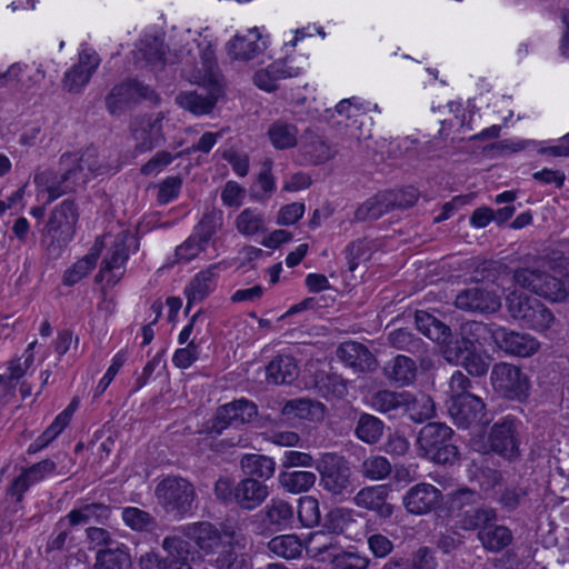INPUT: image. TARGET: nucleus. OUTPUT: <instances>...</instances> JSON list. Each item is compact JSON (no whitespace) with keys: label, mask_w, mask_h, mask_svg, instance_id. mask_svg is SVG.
<instances>
[{"label":"nucleus","mask_w":569,"mask_h":569,"mask_svg":"<svg viewBox=\"0 0 569 569\" xmlns=\"http://www.w3.org/2000/svg\"><path fill=\"white\" fill-rule=\"evenodd\" d=\"M415 323L420 333L436 343L442 356H490L486 348L490 340L506 356H535L539 349V341L528 333L506 328L490 332L478 321L465 322L453 332L446 322L426 310H416Z\"/></svg>","instance_id":"f257e3e1"},{"label":"nucleus","mask_w":569,"mask_h":569,"mask_svg":"<svg viewBox=\"0 0 569 569\" xmlns=\"http://www.w3.org/2000/svg\"><path fill=\"white\" fill-rule=\"evenodd\" d=\"M79 207L67 198L56 204L41 229L40 243L48 258L59 259L74 240L79 222Z\"/></svg>","instance_id":"f03ea898"},{"label":"nucleus","mask_w":569,"mask_h":569,"mask_svg":"<svg viewBox=\"0 0 569 569\" xmlns=\"http://www.w3.org/2000/svg\"><path fill=\"white\" fill-rule=\"evenodd\" d=\"M418 455L439 466H453L460 459L456 433L443 422H428L418 432Z\"/></svg>","instance_id":"7ed1b4c3"},{"label":"nucleus","mask_w":569,"mask_h":569,"mask_svg":"<svg viewBox=\"0 0 569 569\" xmlns=\"http://www.w3.org/2000/svg\"><path fill=\"white\" fill-rule=\"evenodd\" d=\"M200 84L206 90L207 96L191 90L179 93L176 99L180 108L196 117L210 114L217 103L226 98L227 91L223 73L213 67L204 69Z\"/></svg>","instance_id":"20e7f679"},{"label":"nucleus","mask_w":569,"mask_h":569,"mask_svg":"<svg viewBox=\"0 0 569 569\" xmlns=\"http://www.w3.org/2000/svg\"><path fill=\"white\" fill-rule=\"evenodd\" d=\"M316 470L320 476L321 488L339 501L346 500L356 490L352 470L342 456L332 452L321 455Z\"/></svg>","instance_id":"39448f33"},{"label":"nucleus","mask_w":569,"mask_h":569,"mask_svg":"<svg viewBox=\"0 0 569 569\" xmlns=\"http://www.w3.org/2000/svg\"><path fill=\"white\" fill-rule=\"evenodd\" d=\"M158 505L169 515L183 518L194 509L196 489L187 479L168 476L154 489Z\"/></svg>","instance_id":"423d86ee"},{"label":"nucleus","mask_w":569,"mask_h":569,"mask_svg":"<svg viewBox=\"0 0 569 569\" xmlns=\"http://www.w3.org/2000/svg\"><path fill=\"white\" fill-rule=\"evenodd\" d=\"M506 302L510 316L519 320L522 327L543 331L555 320L553 313L545 303L527 293L512 291L507 296Z\"/></svg>","instance_id":"0eeeda50"},{"label":"nucleus","mask_w":569,"mask_h":569,"mask_svg":"<svg viewBox=\"0 0 569 569\" xmlns=\"http://www.w3.org/2000/svg\"><path fill=\"white\" fill-rule=\"evenodd\" d=\"M160 100L159 93L150 84L137 77H128L112 87L106 97V107L110 114L116 116L131 103L149 101L158 104Z\"/></svg>","instance_id":"6e6552de"},{"label":"nucleus","mask_w":569,"mask_h":569,"mask_svg":"<svg viewBox=\"0 0 569 569\" xmlns=\"http://www.w3.org/2000/svg\"><path fill=\"white\" fill-rule=\"evenodd\" d=\"M491 382L503 398L523 403L530 395V380L521 369L507 362L493 366Z\"/></svg>","instance_id":"1a4fd4ad"},{"label":"nucleus","mask_w":569,"mask_h":569,"mask_svg":"<svg viewBox=\"0 0 569 569\" xmlns=\"http://www.w3.org/2000/svg\"><path fill=\"white\" fill-rule=\"evenodd\" d=\"M518 423L515 417L507 416L495 422L488 435L490 451L509 462L519 460L521 456Z\"/></svg>","instance_id":"9d476101"},{"label":"nucleus","mask_w":569,"mask_h":569,"mask_svg":"<svg viewBox=\"0 0 569 569\" xmlns=\"http://www.w3.org/2000/svg\"><path fill=\"white\" fill-rule=\"evenodd\" d=\"M515 278L522 287L552 302H562L569 295L565 282L546 271L525 269L517 271Z\"/></svg>","instance_id":"9b49d317"},{"label":"nucleus","mask_w":569,"mask_h":569,"mask_svg":"<svg viewBox=\"0 0 569 569\" xmlns=\"http://www.w3.org/2000/svg\"><path fill=\"white\" fill-rule=\"evenodd\" d=\"M448 412L460 428L489 423L486 405L480 397L475 395H451Z\"/></svg>","instance_id":"f8f14e48"},{"label":"nucleus","mask_w":569,"mask_h":569,"mask_svg":"<svg viewBox=\"0 0 569 569\" xmlns=\"http://www.w3.org/2000/svg\"><path fill=\"white\" fill-rule=\"evenodd\" d=\"M182 535L193 541L203 556H212L222 542V536L234 540V530L223 531V533L209 521H198L189 523L181 529Z\"/></svg>","instance_id":"ddd939ff"},{"label":"nucleus","mask_w":569,"mask_h":569,"mask_svg":"<svg viewBox=\"0 0 569 569\" xmlns=\"http://www.w3.org/2000/svg\"><path fill=\"white\" fill-rule=\"evenodd\" d=\"M101 62L99 54L90 48L79 52V60L64 72L63 87L67 91L79 93L89 83Z\"/></svg>","instance_id":"4468645a"},{"label":"nucleus","mask_w":569,"mask_h":569,"mask_svg":"<svg viewBox=\"0 0 569 569\" xmlns=\"http://www.w3.org/2000/svg\"><path fill=\"white\" fill-rule=\"evenodd\" d=\"M162 117L143 116L137 118L130 127L131 136L136 141L134 149L138 153L153 150L163 140Z\"/></svg>","instance_id":"2eb2a0df"},{"label":"nucleus","mask_w":569,"mask_h":569,"mask_svg":"<svg viewBox=\"0 0 569 569\" xmlns=\"http://www.w3.org/2000/svg\"><path fill=\"white\" fill-rule=\"evenodd\" d=\"M219 263H212L198 271L184 287L186 312H189L194 303L207 299L217 288Z\"/></svg>","instance_id":"dca6fc26"},{"label":"nucleus","mask_w":569,"mask_h":569,"mask_svg":"<svg viewBox=\"0 0 569 569\" xmlns=\"http://www.w3.org/2000/svg\"><path fill=\"white\" fill-rule=\"evenodd\" d=\"M441 491L430 483H417L402 497L406 510L411 515H427L441 501Z\"/></svg>","instance_id":"f3484780"},{"label":"nucleus","mask_w":569,"mask_h":569,"mask_svg":"<svg viewBox=\"0 0 569 569\" xmlns=\"http://www.w3.org/2000/svg\"><path fill=\"white\" fill-rule=\"evenodd\" d=\"M455 305L465 311L495 313L499 310L501 301L495 292L475 287L458 293Z\"/></svg>","instance_id":"a211bd4d"},{"label":"nucleus","mask_w":569,"mask_h":569,"mask_svg":"<svg viewBox=\"0 0 569 569\" xmlns=\"http://www.w3.org/2000/svg\"><path fill=\"white\" fill-rule=\"evenodd\" d=\"M390 488L387 485L369 486L353 497L357 507L373 511L378 518L388 519L393 515V505L387 502Z\"/></svg>","instance_id":"6ab92c4d"},{"label":"nucleus","mask_w":569,"mask_h":569,"mask_svg":"<svg viewBox=\"0 0 569 569\" xmlns=\"http://www.w3.org/2000/svg\"><path fill=\"white\" fill-rule=\"evenodd\" d=\"M269 487L253 477H246L237 482L236 506L243 511H253L268 499Z\"/></svg>","instance_id":"aec40b11"},{"label":"nucleus","mask_w":569,"mask_h":569,"mask_svg":"<svg viewBox=\"0 0 569 569\" xmlns=\"http://www.w3.org/2000/svg\"><path fill=\"white\" fill-rule=\"evenodd\" d=\"M129 258L127 243L123 240L114 241L101 261L99 273H110L108 283L117 284L124 276Z\"/></svg>","instance_id":"412c9836"},{"label":"nucleus","mask_w":569,"mask_h":569,"mask_svg":"<svg viewBox=\"0 0 569 569\" xmlns=\"http://www.w3.org/2000/svg\"><path fill=\"white\" fill-rule=\"evenodd\" d=\"M260 38L261 34L258 28L249 30L248 34H236L226 44L227 54L232 60H252L261 52L259 46Z\"/></svg>","instance_id":"4be33fe9"},{"label":"nucleus","mask_w":569,"mask_h":569,"mask_svg":"<svg viewBox=\"0 0 569 569\" xmlns=\"http://www.w3.org/2000/svg\"><path fill=\"white\" fill-rule=\"evenodd\" d=\"M407 395L408 391L381 389L372 392L367 401L376 412L396 418L399 413L403 415Z\"/></svg>","instance_id":"5701e85b"},{"label":"nucleus","mask_w":569,"mask_h":569,"mask_svg":"<svg viewBox=\"0 0 569 569\" xmlns=\"http://www.w3.org/2000/svg\"><path fill=\"white\" fill-rule=\"evenodd\" d=\"M261 518L274 531H283L292 527L295 521L293 507L286 500L271 499L261 510Z\"/></svg>","instance_id":"b1692460"},{"label":"nucleus","mask_w":569,"mask_h":569,"mask_svg":"<svg viewBox=\"0 0 569 569\" xmlns=\"http://www.w3.org/2000/svg\"><path fill=\"white\" fill-rule=\"evenodd\" d=\"M56 469V463L50 459H44L38 463L32 465L28 469H24L22 473L17 477L9 491L12 496H16L17 501H21L23 493L33 483L42 480L47 475L52 473Z\"/></svg>","instance_id":"393cba45"},{"label":"nucleus","mask_w":569,"mask_h":569,"mask_svg":"<svg viewBox=\"0 0 569 569\" xmlns=\"http://www.w3.org/2000/svg\"><path fill=\"white\" fill-rule=\"evenodd\" d=\"M82 159H77L74 163L64 170L59 178L54 181V184L50 187L47 202H53L68 191L74 190L77 186L86 183L88 174L83 172Z\"/></svg>","instance_id":"a878e982"},{"label":"nucleus","mask_w":569,"mask_h":569,"mask_svg":"<svg viewBox=\"0 0 569 569\" xmlns=\"http://www.w3.org/2000/svg\"><path fill=\"white\" fill-rule=\"evenodd\" d=\"M208 563L214 569H249L248 555L231 539L221 545V549L208 559Z\"/></svg>","instance_id":"bb28decb"},{"label":"nucleus","mask_w":569,"mask_h":569,"mask_svg":"<svg viewBox=\"0 0 569 569\" xmlns=\"http://www.w3.org/2000/svg\"><path fill=\"white\" fill-rule=\"evenodd\" d=\"M280 411L282 416L293 415L299 419L318 422L325 418L326 406L317 400L299 398L286 401Z\"/></svg>","instance_id":"cd10ccee"},{"label":"nucleus","mask_w":569,"mask_h":569,"mask_svg":"<svg viewBox=\"0 0 569 569\" xmlns=\"http://www.w3.org/2000/svg\"><path fill=\"white\" fill-rule=\"evenodd\" d=\"M478 540L489 552H500L512 543V531L503 525L492 521L477 533Z\"/></svg>","instance_id":"c85d7f7f"},{"label":"nucleus","mask_w":569,"mask_h":569,"mask_svg":"<svg viewBox=\"0 0 569 569\" xmlns=\"http://www.w3.org/2000/svg\"><path fill=\"white\" fill-rule=\"evenodd\" d=\"M223 211L216 207L206 209L199 221L193 226L192 233L207 247L223 226Z\"/></svg>","instance_id":"c756f323"},{"label":"nucleus","mask_w":569,"mask_h":569,"mask_svg":"<svg viewBox=\"0 0 569 569\" xmlns=\"http://www.w3.org/2000/svg\"><path fill=\"white\" fill-rule=\"evenodd\" d=\"M496 509L478 503L473 508L463 510V512L457 513L459 527L463 530H482V528L497 520Z\"/></svg>","instance_id":"7c9ffc66"},{"label":"nucleus","mask_w":569,"mask_h":569,"mask_svg":"<svg viewBox=\"0 0 569 569\" xmlns=\"http://www.w3.org/2000/svg\"><path fill=\"white\" fill-rule=\"evenodd\" d=\"M240 468L247 477L266 481L271 479L276 471V462L271 457L257 453H246L240 459Z\"/></svg>","instance_id":"2f4dec72"},{"label":"nucleus","mask_w":569,"mask_h":569,"mask_svg":"<svg viewBox=\"0 0 569 569\" xmlns=\"http://www.w3.org/2000/svg\"><path fill=\"white\" fill-rule=\"evenodd\" d=\"M278 481L286 492L299 495L308 492L315 486L317 476L311 471L282 470L278 475Z\"/></svg>","instance_id":"473e14b6"},{"label":"nucleus","mask_w":569,"mask_h":569,"mask_svg":"<svg viewBox=\"0 0 569 569\" xmlns=\"http://www.w3.org/2000/svg\"><path fill=\"white\" fill-rule=\"evenodd\" d=\"M236 229L243 237L251 238L267 232L264 213L257 208H246L236 218Z\"/></svg>","instance_id":"72a5a7b5"},{"label":"nucleus","mask_w":569,"mask_h":569,"mask_svg":"<svg viewBox=\"0 0 569 569\" xmlns=\"http://www.w3.org/2000/svg\"><path fill=\"white\" fill-rule=\"evenodd\" d=\"M94 569H132L131 556L124 546L99 550Z\"/></svg>","instance_id":"f704fd0d"},{"label":"nucleus","mask_w":569,"mask_h":569,"mask_svg":"<svg viewBox=\"0 0 569 569\" xmlns=\"http://www.w3.org/2000/svg\"><path fill=\"white\" fill-rule=\"evenodd\" d=\"M389 345L400 351H407L413 356H426V345L413 332L406 328H399L388 333Z\"/></svg>","instance_id":"c9c22d12"},{"label":"nucleus","mask_w":569,"mask_h":569,"mask_svg":"<svg viewBox=\"0 0 569 569\" xmlns=\"http://www.w3.org/2000/svg\"><path fill=\"white\" fill-rule=\"evenodd\" d=\"M110 507L103 503H88L79 509H73L67 515L69 526H78L89 523L94 519L98 523H104L110 516Z\"/></svg>","instance_id":"e433bc0d"},{"label":"nucleus","mask_w":569,"mask_h":569,"mask_svg":"<svg viewBox=\"0 0 569 569\" xmlns=\"http://www.w3.org/2000/svg\"><path fill=\"white\" fill-rule=\"evenodd\" d=\"M403 415L412 422H423L436 415L435 402L430 396L416 397L408 391Z\"/></svg>","instance_id":"4c0bfd02"},{"label":"nucleus","mask_w":569,"mask_h":569,"mask_svg":"<svg viewBox=\"0 0 569 569\" xmlns=\"http://www.w3.org/2000/svg\"><path fill=\"white\" fill-rule=\"evenodd\" d=\"M385 430V423L378 417L362 412L357 421L355 433L359 440L367 445H376L380 441Z\"/></svg>","instance_id":"58836bf2"},{"label":"nucleus","mask_w":569,"mask_h":569,"mask_svg":"<svg viewBox=\"0 0 569 569\" xmlns=\"http://www.w3.org/2000/svg\"><path fill=\"white\" fill-rule=\"evenodd\" d=\"M162 548L167 551L169 562L179 566L182 562H192L196 552L191 551L190 542L178 536H168L162 541Z\"/></svg>","instance_id":"ea45409f"},{"label":"nucleus","mask_w":569,"mask_h":569,"mask_svg":"<svg viewBox=\"0 0 569 569\" xmlns=\"http://www.w3.org/2000/svg\"><path fill=\"white\" fill-rule=\"evenodd\" d=\"M268 549L278 557L297 559L303 550V542L297 535H280L268 542Z\"/></svg>","instance_id":"a19ab883"},{"label":"nucleus","mask_w":569,"mask_h":569,"mask_svg":"<svg viewBox=\"0 0 569 569\" xmlns=\"http://www.w3.org/2000/svg\"><path fill=\"white\" fill-rule=\"evenodd\" d=\"M297 134V127L287 122H273L268 129L269 140L278 150H286L296 147Z\"/></svg>","instance_id":"79ce46f5"},{"label":"nucleus","mask_w":569,"mask_h":569,"mask_svg":"<svg viewBox=\"0 0 569 569\" xmlns=\"http://www.w3.org/2000/svg\"><path fill=\"white\" fill-rule=\"evenodd\" d=\"M267 377L274 383H291L298 376L295 358H274L266 368Z\"/></svg>","instance_id":"37998d69"},{"label":"nucleus","mask_w":569,"mask_h":569,"mask_svg":"<svg viewBox=\"0 0 569 569\" xmlns=\"http://www.w3.org/2000/svg\"><path fill=\"white\" fill-rule=\"evenodd\" d=\"M385 373L390 380L408 385L416 379L417 365L412 358H395L385 367Z\"/></svg>","instance_id":"c03bdc74"},{"label":"nucleus","mask_w":569,"mask_h":569,"mask_svg":"<svg viewBox=\"0 0 569 569\" xmlns=\"http://www.w3.org/2000/svg\"><path fill=\"white\" fill-rule=\"evenodd\" d=\"M302 156L311 164H322L332 158L330 144L320 137H312L303 141L300 147Z\"/></svg>","instance_id":"a18cd8bd"},{"label":"nucleus","mask_w":569,"mask_h":569,"mask_svg":"<svg viewBox=\"0 0 569 569\" xmlns=\"http://www.w3.org/2000/svg\"><path fill=\"white\" fill-rule=\"evenodd\" d=\"M335 302L336 298L330 295L306 297L299 302L291 305L280 317V320H286L287 318L303 311L319 312L322 309L333 307Z\"/></svg>","instance_id":"49530a36"},{"label":"nucleus","mask_w":569,"mask_h":569,"mask_svg":"<svg viewBox=\"0 0 569 569\" xmlns=\"http://www.w3.org/2000/svg\"><path fill=\"white\" fill-rule=\"evenodd\" d=\"M390 203L383 194H376L367 199L355 211L357 221L377 220L389 211Z\"/></svg>","instance_id":"de8ad7c7"},{"label":"nucleus","mask_w":569,"mask_h":569,"mask_svg":"<svg viewBox=\"0 0 569 569\" xmlns=\"http://www.w3.org/2000/svg\"><path fill=\"white\" fill-rule=\"evenodd\" d=\"M124 523L134 531H152L158 523L153 516L137 507H127L122 510Z\"/></svg>","instance_id":"09e8293b"},{"label":"nucleus","mask_w":569,"mask_h":569,"mask_svg":"<svg viewBox=\"0 0 569 569\" xmlns=\"http://www.w3.org/2000/svg\"><path fill=\"white\" fill-rule=\"evenodd\" d=\"M223 411L230 416L233 423H249L258 415L256 403L247 399H238L227 405H223Z\"/></svg>","instance_id":"8fccbe9b"},{"label":"nucleus","mask_w":569,"mask_h":569,"mask_svg":"<svg viewBox=\"0 0 569 569\" xmlns=\"http://www.w3.org/2000/svg\"><path fill=\"white\" fill-rule=\"evenodd\" d=\"M298 519L302 527L312 528L321 520L319 502L311 496H303L298 503Z\"/></svg>","instance_id":"3c124183"},{"label":"nucleus","mask_w":569,"mask_h":569,"mask_svg":"<svg viewBox=\"0 0 569 569\" xmlns=\"http://www.w3.org/2000/svg\"><path fill=\"white\" fill-rule=\"evenodd\" d=\"M391 463L386 457L371 456L361 463V473L370 480H382L391 473Z\"/></svg>","instance_id":"603ef678"},{"label":"nucleus","mask_w":569,"mask_h":569,"mask_svg":"<svg viewBox=\"0 0 569 569\" xmlns=\"http://www.w3.org/2000/svg\"><path fill=\"white\" fill-rule=\"evenodd\" d=\"M182 178L179 174L166 177L158 187L157 202L166 206L179 198L182 188Z\"/></svg>","instance_id":"864d4df0"},{"label":"nucleus","mask_w":569,"mask_h":569,"mask_svg":"<svg viewBox=\"0 0 569 569\" xmlns=\"http://www.w3.org/2000/svg\"><path fill=\"white\" fill-rule=\"evenodd\" d=\"M332 569H368L370 559L357 551H341L330 561Z\"/></svg>","instance_id":"5fc2aeb1"},{"label":"nucleus","mask_w":569,"mask_h":569,"mask_svg":"<svg viewBox=\"0 0 569 569\" xmlns=\"http://www.w3.org/2000/svg\"><path fill=\"white\" fill-rule=\"evenodd\" d=\"M352 521V510L337 507L326 515L323 527L331 533L340 535Z\"/></svg>","instance_id":"6e6d98bb"},{"label":"nucleus","mask_w":569,"mask_h":569,"mask_svg":"<svg viewBox=\"0 0 569 569\" xmlns=\"http://www.w3.org/2000/svg\"><path fill=\"white\" fill-rule=\"evenodd\" d=\"M450 497L451 509L456 515L463 512L466 509L476 507L481 501L480 493L469 488L457 489Z\"/></svg>","instance_id":"4d7b16f0"},{"label":"nucleus","mask_w":569,"mask_h":569,"mask_svg":"<svg viewBox=\"0 0 569 569\" xmlns=\"http://www.w3.org/2000/svg\"><path fill=\"white\" fill-rule=\"evenodd\" d=\"M529 491L528 488L520 486H510L506 487L499 498L498 502L501 505L502 509L512 512L517 508H519L526 500Z\"/></svg>","instance_id":"13d9d810"},{"label":"nucleus","mask_w":569,"mask_h":569,"mask_svg":"<svg viewBox=\"0 0 569 569\" xmlns=\"http://www.w3.org/2000/svg\"><path fill=\"white\" fill-rule=\"evenodd\" d=\"M207 249L208 247L191 232L181 244L177 246L174 254L178 261L190 262Z\"/></svg>","instance_id":"bf43d9fd"},{"label":"nucleus","mask_w":569,"mask_h":569,"mask_svg":"<svg viewBox=\"0 0 569 569\" xmlns=\"http://www.w3.org/2000/svg\"><path fill=\"white\" fill-rule=\"evenodd\" d=\"M237 482L230 477H220L213 485V496L224 506H236Z\"/></svg>","instance_id":"052dcab7"},{"label":"nucleus","mask_w":569,"mask_h":569,"mask_svg":"<svg viewBox=\"0 0 569 569\" xmlns=\"http://www.w3.org/2000/svg\"><path fill=\"white\" fill-rule=\"evenodd\" d=\"M303 69L300 67L293 66V59L284 58L278 59L271 62L267 67V73L262 74L263 77L268 74H272L274 78H279L280 80L288 78H296L302 74Z\"/></svg>","instance_id":"680f3d73"},{"label":"nucleus","mask_w":569,"mask_h":569,"mask_svg":"<svg viewBox=\"0 0 569 569\" xmlns=\"http://www.w3.org/2000/svg\"><path fill=\"white\" fill-rule=\"evenodd\" d=\"M94 268L82 257L68 267L62 274V284L73 287L86 278Z\"/></svg>","instance_id":"e2e57ef3"},{"label":"nucleus","mask_w":569,"mask_h":569,"mask_svg":"<svg viewBox=\"0 0 569 569\" xmlns=\"http://www.w3.org/2000/svg\"><path fill=\"white\" fill-rule=\"evenodd\" d=\"M139 51L142 59L149 64H158L164 61V51L162 49V41L158 37L144 39L141 41Z\"/></svg>","instance_id":"0e129e2a"},{"label":"nucleus","mask_w":569,"mask_h":569,"mask_svg":"<svg viewBox=\"0 0 569 569\" xmlns=\"http://www.w3.org/2000/svg\"><path fill=\"white\" fill-rule=\"evenodd\" d=\"M177 156H173L167 150L158 151L146 163L140 167L142 176H151L161 172L164 168L170 166Z\"/></svg>","instance_id":"69168bd1"},{"label":"nucleus","mask_w":569,"mask_h":569,"mask_svg":"<svg viewBox=\"0 0 569 569\" xmlns=\"http://www.w3.org/2000/svg\"><path fill=\"white\" fill-rule=\"evenodd\" d=\"M316 463L317 460L310 453L296 450L284 451L281 460V467L288 471L291 468H316Z\"/></svg>","instance_id":"338daca9"},{"label":"nucleus","mask_w":569,"mask_h":569,"mask_svg":"<svg viewBox=\"0 0 569 569\" xmlns=\"http://www.w3.org/2000/svg\"><path fill=\"white\" fill-rule=\"evenodd\" d=\"M409 569H436L437 561L433 552L428 547H420L410 558H407Z\"/></svg>","instance_id":"774afa93"}]
</instances>
